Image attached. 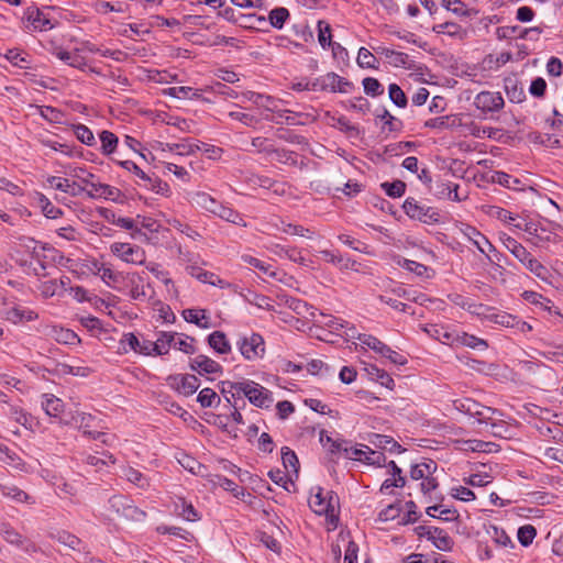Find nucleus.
<instances>
[{
  "label": "nucleus",
  "mask_w": 563,
  "mask_h": 563,
  "mask_svg": "<svg viewBox=\"0 0 563 563\" xmlns=\"http://www.w3.org/2000/svg\"><path fill=\"white\" fill-rule=\"evenodd\" d=\"M162 151L176 152L178 155H190L196 152V150H200L199 144L192 143H159L158 144Z\"/></svg>",
  "instance_id": "f704fd0d"
},
{
  "label": "nucleus",
  "mask_w": 563,
  "mask_h": 563,
  "mask_svg": "<svg viewBox=\"0 0 563 563\" xmlns=\"http://www.w3.org/2000/svg\"><path fill=\"white\" fill-rule=\"evenodd\" d=\"M51 52L58 59L63 60L71 67L84 69V67L86 66V60L82 56L79 55L78 49H76L75 52H68L58 46H54Z\"/></svg>",
  "instance_id": "412c9836"
},
{
  "label": "nucleus",
  "mask_w": 563,
  "mask_h": 563,
  "mask_svg": "<svg viewBox=\"0 0 563 563\" xmlns=\"http://www.w3.org/2000/svg\"><path fill=\"white\" fill-rule=\"evenodd\" d=\"M282 461L283 465L286 470L292 468L297 474L299 470V461L296 453L290 450L288 446L282 448Z\"/></svg>",
  "instance_id": "052dcab7"
},
{
  "label": "nucleus",
  "mask_w": 563,
  "mask_h": 563,
  "mask_svg": "<svg viewBox=\"0 0 563 563\" xmlns=\"http://www.w3.org/2000/svg\"><path fill=\"white\" fill-rule=\"evenodd\" d=\"M0 492L3 497L15 503L34 504L32 496L13 484H0Z\"/></svg>",
  "instance_id": "4be33fe9"
},
{
  "label": "nucleus",
  "mask_w": 563,
  "mask_h": 563,
  "mask_svg": "<svg viewBox=\"0 0 563 563\" xmlns=\"http://www.w3.org/2000/svg\"><path fill=\"white\" fill-rule=\"evenodd\" d=\"M167 382L173 389L186 397L194 395L200 387L199 378L192 374L170 375Z\"/></svg>",
  "instance_id": "9d476101"
},
{
  "label": "nucleus",
  "mask_w": 563,
  "mask_h": 563,
  "mask_svg": "<svg viewBox=\"0 0 563 563\" xmlns=\"http://www.w3.org/2000/svg\"><path fill=\"white\" fill-rule=\"evenodd\" d=\"M361 68H377V58L365 47H361L356 58Z\"/></svg>",
  "instance_id": "0e129e2a"
},
{
  "label": "nucleus",
  "mask_w": 563,
  "mask_h": 563,
  "mask_svg": "<svg viewBox=\"0 0 563 563\" xmlns=\"http://www.w3.org/2000/svg\"><path fill=\"white\" fill-rule=\"evenodd\" d=\"M391 292L394 295H396L397 297H401V298H405L406 300H409V301H412V302H416V303H419V305H424L427 301H429L430 299L422 292H417L415 290H410V289H406L404 287H395L391 289Z\"/></svg>",
  "instance_id": "ea45409f"
},
{
  "label": "nucleus",
  "mask_w": 563,
  "mask_h": 563,
  "mask_svg": "<svg viewBox=\"0 0 563 563\" xmlns=\"http://www.w3.org/2000/svg\"><path fill=\"white\" fill-rule=\"evenodd\" d=\"M492 183L498 184L505 188L515 189L517 185L520 184V180L514 178L509 174L505 172H494L492 175Z\"/></svg>",
  "instance_id": "6e6d98bb"
},
{
  "label": "nucleus",
  "mask_w": 563,
  "mask_h": 563,
  "mask_svg": "<svg viewBox=\"0 0 563 563\" xmlns=\"http://www.w3.org/2000/svg\"><path fill=\"white\" fill-rule=\"evenodd\" d=\"M0 534L3 539L13 545L22 548L25 552L35 551V545L24 539L10 523L0 522Z\"/></svg>",
  "instance_id": "ddd939ff"
},
{
  "label": "nucleus",
  "mask_w": 563,
  "mask_h": 563,
  "mask_svg": "<svg viewBox=\"0 0 563 563\" xmlns=\"http://www.w3.org/2000/svg\"><path fill=\"white\" fill-rule=\"evenodd\" d=\"M251 145L256 153H265L267 155H272L275 152V146L267 137L257 136L253 137L251 141Z\"/></svg>",
  "instance_id": "680f3d73"
},
{
  "label": "nucleus",
  "mask_w": 563,
  "mask_h": 563,
  "mask_svg": "<svg viewBox=\"0 0 563 563\" xmlns=\"http://www.w3.org/2000/svg\"><path fill=\"white\" fill-rule=\"evenodd\" d=\"M4 57L13 65L20 68H29L30 67V59L29 55H22L21 51L19 48H11L8 49Z\"/></svg>",
  "instance_id": "de8ad7c7"
},
{
  "label": "nucleus",
  "mask_w": 563,
  "mask_h": 563,
  "mask_svg": "<svg viewBox=\"0 0 563 563\" xmlns=\"http://www.w3.org/2000/svg\"><path fill=\"white\" fill-rule=\"evenodd\" d=\"M197 401L202 408H211L217 407L221 399L212 388L206 387L198 394Z\"/></svg>",
  "instance_id": "79ce46f5"
},
{
  "label": "nucleus",
  "mask_w": 563,
  "mask_h": 563,
  "mask_svg": "<svg viewBox=\"0 0 563 563\" xmlns=\"http://www.w3.org/2000/svg\"><path fill=\"white\" fill-rule=\"evenodd\" d=\"M501 242L505 247L527 269L543 282L550 283L551 272L534 258L527 249L514 238L504 234Z\"/></svg>",
  "instance_id": "f257e3e1"
},
{
  "label": "nucleus",
  "mask_w": 563,
  "mask_h": 563,
  "mask_svg": "<svg viewBox=\"0 0 563 563\" xmlns=\"http://www.w3.org/2000/svg\"><path fill=\"white\" fill-rule=\"evenodd\" d=\"M192 200L199 208L213 214H216L218 208L221 205V202L216 200L209 194L202 191L195 194Z\"/></svg>",
  "instance_id": "2f4dec72"
},
{
  "label": "nucleus",
  "mask_w": 563,
  "mask_h": 563,
  "mask_svg": "<svg viewBox=\"0 0 563 563\" xmlns=\"http://www.w3.org/2000/svg\"><path fill=\"white\" fill-rule=\"evenodd\" d=\"M113 255L120 257L122 261L131 264L142 265L145 263V252L137 245L130 243H113L110 246Z\"/></svg>",
  "instance_id": "1a4fd4ad"
},
{
  "label": "nucleus",
  "mask_w": 563,
  "mask_h": 563,
  "mask_svg": "<svg viewBox=\"0 0 563 563\" xmlns=\"http://www.w3.org/2000/svg\"><path fill=\"white\" fill-rule=\"evenodd\" d=\"M389 99L399 108L407 106V97L404 90L397 84H390L388 87Z\"/></svg>",
  "instance_id": "e2e57ef3"
},
{
  "label": "nucleus",
  "mask_w": 563,
  "mask_h": 563,
  "mask_svg": "<svg viewBox=\"0 0 563 563\" xmlns=\"http://www.w3.org/2000/svg\"><path fill=\"white\" fill-rule=\"evenodd\" d=\"M536 536H537V530L531 525H526V526L520 527L518 529V533H517L518 541L523 547L530 545L532 543L533 539L536 538Z\"/></svg>",
  "instance_id": "69168bd1"
},
{
  "label": "nucleus",
  "mask_w": 563,
  "mask_h": 563,
  "mask_svg": "<svg viewBox=\"0 0 563 563\" xmlns=\"http://www.w3.org/2000/svg\"><path fill=\"white\" fill-rule=\"evenodd\" d=\"M378 53L384 54L386 58L390 60L394 66H405L409 59V56L402 52H396L394 49L380 47L377 49Z\"/></svg>",
  "instance_id": "5fc2aeb1"
},
{
  "label": "nucleus",
  "mask_w": 563,
  "mask_h": 563,
  "mask_svg": "<svg viewBox=\"0 0 563 563\" xmlns=\"http://www.w3.org/2000/svg\"><path fill=\"white\" fill-rule=\"evenodd\" d=\"M58 543L68 547L73 550L81 551L85 548L82 545V541L76 537L75 534H71L68 531L62 530L57 531L56 534L53 536Z\"/></svg>",
  "instance_id": "4c0bfd02"
},
{
  "label": "nucleus",
  "mask_w": 563,
  "mask_h": 563,
  "mask_svg": "<svg viewBox=\"0 0 563 563\" xmlns=\"http://www.w3.org/2000/svg\"><path fill=\"white\" fill-rule=\"evenodd\" d=\"M487 533L490 536V538L494 540V542L497 545L501 547H512V541L508 537V534L505 532L504 529H500L496 526H490V528L487 530Z\"/></svg>",
  "instance_id": "13d9d810"
},
{
  "label": "nucleus",
  "mask_w": 563,
  "mask_h": 563,
  "mask_svg": "<svg viewBox=\"0 0 563 563\" xmlns=\"http://www.w3.org/2000/svg\"><path fill=\"white\" fill-rule=\"evenodd\" d=\"M288 18L289 11L284 7L273 9L268 15L269 23L275 29H282Z\"/></svg>",
  "instance_id": "3c124183"
},
{
  "label": "nucleus",
  "mask_w": 563,
  "mask_h": 563,
  "mask_svg": "<svg viewBox=\"0 0 563 563\" xmlns=\"http://www.w3.org/2000/svg\"><path fill=\"white\" fill-rule=\"evenodd\" d=\"M415 532L418 537H427L441 551H450L453 547L452 538L441 528L418 526Z\"/></svg>",
  "instance_id": "0eeeda50"
},
{
  "label": "nucleus",
  "mask_w": 563,
  "mask_h": 563,
  "mask_svg": "<svg viewBox=\"0 0 563 563\" xmlns=\"http://www.w3.org/2000/svg\"><path fill=\"white\" fill-rule=\"evenodd\" d=\"M190 369L199 374H216L222 372V366L206 355H198L190 361Z\"/></svg>",
  "instance_id": "6ab92c4d"
},
{
  "label": "nucleus",
  "mask_w": 563,
  "mask_h": 563,
  "mask_svg": "<svg viewBox=\"0 0 563 563\" xmlns=\"http://www.w3.org/2000/svg\"><path fill=\"white\" fill-rule=\"evenodd\" d=\"M74 133L81 143L88 146H91L96 143V139L92 131L85 124H75Z\"/></svg>",
  "instance_id": "4d7b16f0"
},
{
  "label": "nucleus",
  "mask_w": 563,
  "mask_h": 563,
  "mask_svg": "<svg viewBox=\"0 0 563 563\" xmlns=\"http://www.w3.org/2000/svg\"><path fill=\"white\" fill-rule=\"evenodd\" d=\"M463 234L478 249L481 253L487 255V253L495 251V246L476 228L466 225L463 230Z\"/></svg>",
  "instance_id": "a211bd4d"
},
{
  "label": "nucleus",
  "mask_w": 563,
  "mask_h": 563,
  "mask_svg": "<svg viewBox=\"0 0 563 563\" xmlns=\"http://www.w3.org/2000/svg\"><path fill=\"white\" fill-rule=\"evenodd\" d=\"M357 340L363 344L380 354L382 356L388 358L391 363L397 365H405L407 363V358L400 353L391 350L390 346L382 342L376 336L371 334H358Z\"/></svg>",
  "instance_id": "39448f33"
},
{
  "label": "nucleus",
  "mask_w": 563,
  "mask_h": 563,
  "mask_svg": "<svg viewBox=\"0 0 563 563\" xmlns=\"http://www.w3.org/2000/svg\"><path fill=\"white\" fill-rule=\"evenodd\" d=\"M246 398L260 408H268L274 401L272 393L255 382L251 390H247Z\"/></svg>",
  "instance_id": "dca6fc26"
},
{
  "label": "nucleus",
  "mask_w": 563,
  "mask_h": 563,
  "mask_svg": "<svg viewBox=\"0 0 563 563\" xmlns=\"http://www.w3.org/2000/svg\"><path fill=\"white\" fill-rule=\"evenodd\" d=\"M112 216V224L123 228L125 230L132 231V238L136 239L139 236H146L141 229L136 225V221L131 218H122V217H115L114 213H111Z\"/></svg>",
  "instance_id": "a19ab883"
},
{
  "label": "nucleus",
  "mask_w": 563,
  "mask_h": 563,
  "mask_svg": "<svg viewBox=\"0 0 563 563\" xmlns=\"http://www.w3.org/2000/svg\"><path fill=\"white\" fill-rule=\"evenodd\" d=\"M365 369L371 379L379 383L388 389L394 388L395 382L386 371L378 368L376 365H368Z\"/></svg>",
  "instance_id": "7c9ffc66"
},
{
  "label": "nucleus",
  "mask_w": 563,
  "mask_h": 563,
  "mask_svg": "<svg viewBox=\"0 0 563 563\" xmlns=\"http://www.w3.org/2000/svg\"><path fill=\"white\" fill-rule=\"evenodd\" d=\"M183 317L187 322L194 323L199 328L209 329L211 327L210 318L203 309H186L183 311Z\"/></svg>",
  "instance_id": "b1692460"
},
{
  "label": "nucleus",
  "mask_w": 563,
  "mask_h": 563,
  "mask_svg": "<svg viewBox=\"0 0 563 563\" xmlns=\"http://www.w3.org/2000/svg\"><path fill=\"white\" fill-rule=\"evenodd\" d=\"M23 22L26 29H33L35 31H46L55 26V21L36 7H29L25 10Z\"/></svg>",
  "instance_id": "6e6552de"
},
{
  "label": "nucleus",
  "mask_w": 563,
  "mask_h": 563,
  "mask_svg": "<svg viewBox=\"0 0 563 563\" xmlns=\"http://www.w3.org/2000/svg\"><path fill=\"white\" fill-rule=\"evenodd\" d=\"M405 213L415 220L423 223H437L440 221V213L432 207L420 205L416 199L409 197L402 205Z\"/></svg>",
  "instance_id": "20e7f679"
},
{
  "label": "nucleus",
  "mask_w": 563,
  "mask_h": 563,
  "mask_svg": "<svg viewBox=\"0 0 563 563\" xmlns=\"http://www.w3.org/2000/svg\"><path fill=\"white\" fill-rule=\"evenodd\" d=\"M433 31L439 34H448L451 37L464 38L466 36V31L462 29L461 25L454 22H444L438 24L433 27Z\"/></svg>",
  "instance_id": "e433bc0d"
},
{
  "label": "nucleus",
  "mask_w": 563,
  "mask_h": 563,
  "mask_svg": "<svg viewBox=\"0 0 563 563\" xmlns=\"http://www.w3.org/2000/svg\"><path fill=\"white\" fill-rule=\"evenodd\" d=\"M208 343L219 354H228L231 352V344L227 335L222 331H214L208 336Z\"/></svg>",
  "instance_id": "bb28decb"
},
{
  "label": "nucleus",
  "mask_w": 563,
  "mask_h": 563,
  "mask_svg": "<svg viewBox=\"0 0 563 563\" xmlns=\"http://www.w3.org/2000/svg\"><path fill=\"white\" fill-rule=\"evenodd\" d=\"M90 188L91 189L87 191L90 198H103L114 202L123 201L122 191L113 186L95 181Z\"/></svg>",
  "instance_id": "2eb2a0df"
},
{
  "label": "nucleus",
  "mask_w": 563,
  "mask_h": 563,
  "mask_svg": "<svg viewBox=\"0 0 563 563\" xmlns=\"http://www.w3.org/2000/svg\"><path fill=\"white\" fill-rule=\"evenodd\" d=\"M504 89L510 102L521 103L526 100L525 87L517 76L506 77L504 79Z\"/></svg>",
  "instance_id": "f3484780"
},
{
  "label": "nucleus",
  "mask_w": 563,
  "mask_h": 563,
  "mask_svg": "<svg viewBox=\"0 0 563 563\" xmlns=\"http://www.w3.org/2000/svg\"><path fill=\"white\" fill-rule=\"evenodd\" d=\"M101 151L104 155L113 153L118 146V136L110 131H102L100 133Z\"/></svg>",
  "instance_id": "a18cd8bd"
},
{
  "label": "nucleus",
  "mask_w": 563,
  "mask_h": 563,
  "mask_svg": "<svg viewBox=\"0 0 563 563\" xmlns=\"http://www.w3.org/2000/svg\"><path fill=\"white\" fill-rule=\"evenodd\" d=\"M236 345L247 361L261 358L265 354V341L260 333L252 332L249 335L240 336Z\"/></svg>",
  "instance_id": "7ed1b4c3"
},
{
  "label": "nucleus",
  "mask_w": 563,
  "mask_h": 563,
  "mask_svg": "<svg viewBox=\"0 0 563 563\" xmlns=\"http://www.w3.org/2000/svg\"><path fill=\"white\" fill-rule=\"evenodd\" d=\"M130 499L123 495H114L109 498L108 504L110 509L118 516H122L124 508H126Z\"/></svg>",
  "instance_id": "774afa93"
},
{
  "label": "nucleus",
  "mask_w": 563,
  "mask_h": 563,
  "mask_svg": "<svg viewBox=\"0 0 563 563\" xmlns=\"http://www.w3.org/2000/svg\"><path fill=\"white\" fill-rule=\"evenodd\" d=\"M42 406L48 416L58 417V415L63 411L64 402L62 399L54 395L45 394L43 395Z\"/></svg>",
  "instance_id": "72a5a7b5"
},
{
  "label": "nucleus",
  "mask_w": 563,
  "mask_h": 563,
  "mask_svg": "<svg viewBox=\"0 0 563 563\" xmlns=\"http://www.w3.org/2000/svg\"><path fill=\"white\" fill-rule=\"evenodd\" d=\"M369 442L374 446L390 453H401L404 451L401 445L389 435L374 433Z\"/></svg>",
  "instance_id": "5701e85b"
},
{
  "label": "nucleus",
  "mask_w": 563,
  "mask_h": 563,
  "mask_svg": "<svg viewBox=\"0 0 563 563\" xmlns=\"http://www.w3.org/2000/svg\"><path fill=\"white\" fill-rule=\"evenodd\" d=\"M244 100L253 102L255 106L264 108L268 111H275V99L254 91H245L242 95Z\"/></svg>",
  "instance_id": "c85d7f7f"
},
{
  "label": "nucleus",
  "mask_w": 563,
  "mask_h": 563,
  "mask_svg": "<svg viewBox=\"0 0 563 563\" xmlns=\"http://www.w3.org/2000/svg\"><path fill=\"white\" fill-rule=\"evenodd\" d=\"M216 216L233 224L246 227V222L243 220V217L238 211L222 203L218 208Z\"/></svg>",
  "instance_id": "58836bf2"
},
{
  "label": "nucleus",
  "mask_w": 563,
  "mask_h": 563,
  "mask_svg": "<svg viewBox=\"0 0 563 563\" xmlns=\"http://www.w3.org/2000/svg\"><path fill=\"white\" fill-rule=\"evenodd\" d=\"M454 406L457 410L465 412L470 416L476 417L477 419L479 416L484 413L483 410H485V406L478 404L477 401L471 398L457 399L454 401Z\"/></svg>",
  "instance_id": "c756f323"
},
{
  "label": "nucleus",
  "mask_w": 563,
  "mask_h": 563,
  "mask_svg": "<svg viewBox=\"0 0 563 563\" xmlns=\"http://www.w3.org/2000/svg\"><path fill=\"white\" fill-rule=\"evenodd\" d=\"M126 170L132 172L135 176H137L141 180L144 181L145 188L161 195H166L169 191V186L167 183L161 180L158 177H151L145 174L134 162L132 161H123L119 163Z\"/></svg>",
  "instance_id": "423d86ee"
},
{
  "label": "nucleus",
  "mask_w": 563,
  "mask_h": 563,
  "mask_svg": "<svg viewBox=\"0 0 563 563\" xmlns=\"http://www.w3.org/2000/svg\"><path fill=\"white\" fill-rule=\"evenodd\" d=\"M309 506L318 515L333 510V504L327 501L321 487H317V493L310 497Z\"/></svg>",
  "instance_id": "cd10ccee"
},
{
  "label": "nucleus",
  "mask_w": 563,
  "mask_h": 563,
  "mask_svg": "<svg viewBox=\"0 0 563 563\" xmlns=\"http://www.w3.org/2000/svg\"><path fill=\"white\" fill-rule=\"evenodd\" d=\"M49 334L58 342L63 344H76L80 343L79 336L69 329L59 327H53Z\"/></svg>",
  "instance_id": "473e14b6"
},
{
  "label": "nucleus",
  "mask_w": 563,
  "mask_h": 563,
  "mask_svg": "<svg viewBox=\"0 0 563 563\" xmlns=\"http://www.w3.org/2000/svg\"><path fill=\"white\" fill-rule=\"evenodd\" d=\"M474 104L484 113L498 112L504 108L505 101L500 92L481 91L475 97Z\"/></svg>",
  "instance_id": "f8f14e48"
},
{
  "label": "nucleus",
  "mask_w": 563,
  "mask_h": 563,
  "mask_svg": "<svg viewBox=\"0 0 563 563\" xmlns=\"http://www.w3.org/2000/svg\"><path fill=\"white\" fill-rule=\"evenodd\" d=\"M271 250L278 256H286L295 263L305 264V257L301 256L300 251L296 247H285L280 244H275Z\"/></svg>",
  "instance_id": "37998d69"
},
{
  "label": "nucleus",
  "mask_w": 563,
  "mask_h": 563,
  "mask_svg": "<svg viewBox=\"0 0 563 563\" xmlns=\"http://www.w3.org/2000/svg\"><path fill=\"white\" fill-rule=\"evenodd\" d=\"M306 87L310 88L311 91L349 93L354 89V84L335 73H328L324 76L307 81Z\"/></svg>",
  "instance_id": "f03ea898"
},
{
  "label": "nucleus",
  "mask_w": 563,
  "mask_h": 563,
  "mask_svg": "<svg viewBox=\"0 0 563 563\" xmlns=\"http://www.w3.org/2000/svg\"><path fill=\"white\" fill-rule=\"evenodd\" d=\"M285 305L299 316L307 314V312L311 309L308 302L295 297H286Z\"/></svg>",
  "instance_id": "338daca9"
},
{
  "label": "nucleus",
  "mask_w": 563,
  "mask_h": 563,
  "mask_svg": "<svg viewBox=\"0 0 563 563\" xmlns=\"http://www.w3.org/2000/svg\"><path fill=\"white\" fill-rule=\"evenodd\" d=\"M123 476L137 487L146 489L150 486L147 478L137 470L133 467H126L123 470Z\"/></svg>",
  "instance_id": "49530a36"
},
{
  "label": "nucleus",
  "mask_w": 563,
  "mask_h": 563,
  "mask_svg": "<svg viewBox=\"0 0 563 563\" xmlns=\"http://www.w3.org/2000/svg\"><path fill=\"white\" fill-rule=\"evenodd\" d=\"M454 342L474 350H485L488 346L485 340L466 332L456 334L454 336Z\"/></svg>",
  "instance_id": "c9c22d12"
},
{
  "label": "nucleus",
  "mask_w": 563,
  "mask_h": 563,
  "mask_svg": "<svg viewBox=\"0 0 563 563\" xmlns=\"http://www.w3.org/2000/svg\"><path fill=\"white\" fill-rule=\"evenodd\" d=\"M187 273L198 279L199 282L203 284H209L212 286H218L220 288H223L225 283L222 280L218 275L205 271L196 265H189L186 267Z\"/></svg>",
  "instance_id": "aec40b11"
},
{
  "label": "nucleus",
  "mask_w": 563,
  "mask_h": 563,
  "mask_svg": "<svg viewBox=\"0 0 563 563\" xmlns=\"http://www.w3.org/2000/svg\"><path fill=\"white\" fill-rule=\"evenodd\" d=\"M339 541L345 548L344 561L357 562L358 545L351 539V533L347 530L339 532Z\"/></svg>",
  "instance_id": "a878e982"
},
{
  "label": "nucleus",
  "mask_w": 563,
  "mask_h": 563,
  "mask_svg": "<svg viewBox=\"0 0 563 563\" xmlns=\"http://www.w3.org/2000/svg\"><path fill=\"white\" fill-rule=\"evenodd\" d=\"M177 333L162 332L155 342L144 340L143 350H153L156 355L167 354L169 349L174 346Z\"/></svg>",
  "instance_id": "4468645a"
},
{
  "label": "nucleus",
  "mask_w": 563,
  "mask_h": 563,
  "mask_svg": "<svg viewBox=\"0 0 563 563\" xmlns=\"http://www.w3.org/2000/svg\"><path fill=\"white\" fill-rule=\"evenodd\" d=\"M144 340L141 342L133 333H125L123 338L120 340V349L126 353L129 350H132L136 353H141L144 355H151L153 350H143Z\"/></svg>",
  "instance_id": "393cba45"
},
{
  "label": "nucleus",
  "mask_w": 563,
  "mask_h": 563,
  "mask_svg": "<svg viewBox=\"0 0 563 563\" xmlns=\"http://www.w3.org/2000/svg\"><path fill=\"white\" fill-rule=\"evenodd\" d=\"M431 338L440 342L446 343L449 341L454 342V336L443 327L438 324H427L423 329Z\"/></svg>",
  "instance_id": "c03bdc74"
},
{
  "label": "nucleus",
  "mask_w": 563,
  "mask_h": 563,
  "mask_svg": "<svg viewBox=\"0 0 563 563\" xmlns=\"http://www.w3.org/2000/svg\"><path fill=\"white\" fill-rule=\"evenodd\" d=\"M388 197L399 198L406 191V184L402 180L385 181L380 185Z\"/></svg>",
  "instance_id": "864d4df0"
},
{
  "label": "nucleus",
  "mask_w": 563,
  "mask_h": 563,
  "mask_svg": "<svg viewBox=\"0 0 563 563\" xmlns=\"http://www.w3.org/2000/svg\"><path fill=\"white\" fill-rule=\"evenodd\" d=\"M1 313L7 321L13 324H22L38 318L37 312L19 305L4 303Z\"/></svg>",
  "instance_id": "9b49d317"
},
{
  "label": "nucleus",
  "mask_w": 563,
  "mask_h": 563,
  "mask_svg": "<svg viewBox=\"0 0 563 563\" xmlns=\"http://www.w3.org/2000/svg\"><path fill=\"white\" fill-rule=\"evenodd\" d=\"M332 446H333L332 451H334V450L343 451L347 459H351L354 461L365 462V457L368 454V450L364 451L362 449H356V448H347V446L343 448L341 443H336V442H332Z\"/></svg>",
  "instance_id": "8fccbe9b"
},
{
  "label": "nucleus",
  "mask_w": 563,
  "mask_h": 563,
  "mask_svg": "<svg viewBox=\"0 0 563 563\" xmlns=\"http://www.w3.org/2000/svg\"><path fill=\"white\" fill-rule=\"evenodd\" d=\"M364 92L371 97H378L384 93V87L378 79L373 77H366L362 81Z\"/></svg>",
  "instance_id": "bf43d9fd"
},
{
  "label": "nucleus",
  "mask_w": 563,
  "mask_h": 563,
  "mask_svg": "<svg viewBox=\"0 0 563 563\" xmlns=\"http://www.w3.org/2000/svg\"><path fill=\"white\" fill-rule=\"evenodd\" d=\"M317 26H318V41H319L320 45L322 46V48L330 47V45H332L331 25L328 22L320 20V21H318Z\"/></svg>",
  "instance_id": "09e8293b"
},
{
  "label": "nucleus",
  "mask_w": 563,
  "mask_h": 563,
  "mask_svg": "<svg viewBox=\"0 0 563 563\" xmlns=\"http://www.w3.org/2000/svg\"><path fill=\"white\" fill-rule=\"evenodd\" d=\"M67 174L74 178L79 179L82 184L89 185L90 187L95 183L96 176L89 173L85 167L70 166Z\"/></svg>",
  "instance_id": "603ef678"
}]
</instances>
